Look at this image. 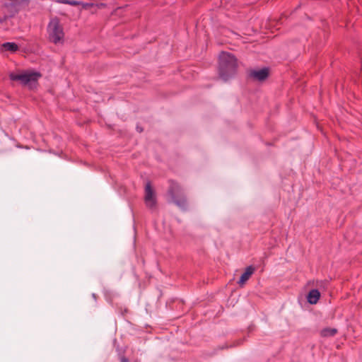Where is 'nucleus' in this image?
Instances as JSON below:
<instances>
[{
	"instance_id": "1",
	"label": "nucleus",
	"mask_w": 362,
	"mask_h": 362,
	"mask_svg": "<svg viewBox=\"0 0 362 362\" xmlns=\"http://www.w3.org/2000/svg\"><path fill=\"white\" fill-rule=\"evenodd\" d=\"M237 59L230 53L223 52L219 55V76L226 81L233 77L236 72Z\"/></svg>"
},
{
	"instance_id": "6",
	"label": "nucleus",
	"mask_w": 362,
	"mask_h": 362,
	"mask_svg": "<svg viewBox=\"0 0 362 362\" xmlns=\"http://www.w3.org/2000/svg\"><path fill=\"white\" fill-rule=\"evenodd\" d=\"M269 75V69L264 68L259 70H254L250 73V76L253 78L262 81L265 80Z\"/></svg>"
},
{
	"instance_id": "12",
	"label": "nucleus",
	"mask_w": 362,
	"mask_h": 362,
	"mask_svg": "<svg viewBox=\"0 0 362 362\" xmlns=\"http://www.w3.org/2000/svg\"><path fill=\"white\" fill-rule=\"evenodd\" d=\"M120 361H121V362H129L128 358H126V357H124V356H122V357L120 358Z\"/></svg>"
},
{
	"instance_id": "11",
	"label": "nucleus",
	"mask_w": 362,
	"mask_h": 362,
	"mask_svg": "<svg viewBox=\"0 0 362 362\" xmlns=\"http://www.w3.org/2000/svg\"><path fill=\"white\" fill-rule=\"evenodd\" d=\"M62 2L71 6H77L80 4V2L74 0H63Z\"/></svg>"
},
{
	"instance_id": "5",
	"label": "nucleus",
	"mask_w": 362,
	"mask_h": 362,
	"mask_svg": "<svg viewBox=\"0 0 362 362\" xmlns=\"http://www.w3.org/2000/svg\"><path fill=\"white\" fill-rule=\"evenodd\" d=\"M145 202L146 206L151 209L155 207L156 204L154 192L149 182L146 185L145 187Z\"/></svg>"
},
{
	"instance_id": "4",
	"label": "nucleus",
	"mask_w": 362,
	"mask_h": 362,
	"mask_svg": "<svg viewBox=\"0 0 362 362\" xmlns=\"http://www.w3.org/2000/svg\"><path fill=\"white\" fill-rule=\"evenodd\" d=\"M168 192L172 201L180 208L185 209L187 206L186 199L184 197H180V187L176 182H171Z\"/></svg>"
},
{
	"instance_id": "8",
	"label": "nucleus",
	"mask_w": 362,
	"mask_h": 362,
	"mask_svg": "<svg viewBox=\"0 0 362 362\" xmlns=\"http://www.w3.org/2000/svg\"><path fill=\"white\" fill-rule=\"evenodd\" d=\"M320 297V293L317 289H312L308 294V301L310 304H315Z\"/></svg>"
},
{
	"instance_id": "3",
	"label": "nucleus",
	"mask_w": 362,
	"mask_h": 362,
	"mask_svg": "<svg viewBox=\"0 0 362 362\" xmlns=\"http://www.w3.org/2000/svg\"><path fill=\"white\" fill-rule=\"evenodd\" d=\"M47 34L48 39L51 42L55 45L64 42V30L57 18H53L49 21L47 25Z\"/></svg>"
},
{
	"instance_id": "10",
	"label": "nucleus",
	"mask_w": 362,
	"mask_h": 362,
	"mask_svg": "<svg viewBox=\"0 0 362 362\" xmlns=\"http://www.w3.org/2000/svg\"><path fill=\"white\" fill-rule=\"evenodd\" d=\"M337 333L335 328L327 327L321 330V336L323 337H333Z\"/></svg>"
},
{
	"instance_id": "2",
	"label": "nucleus",
	"mask_w": 362,
	"mask_h": 362,
	"mask_svg": "<svg viewBox=\"0 0 362 362\" xmlns=\"http://www.w3.org/2000/svg\"><path fill=\"white\" fill-rule=\"evenodd\" d=\"M41 74L37 71H23L20 74L11 73L9 78L12 81H18L23 86L33 89L36 87Z\"/></svg>"
},
{
	"instance_id": "9",
	"label": "nucleus",
	"mask_w": 362,
	"mask_h": 362,
	"mask_svg": "<svg viewBox=\"0 0 362 362\" xmlns=\"http://www.w3.org/2000/svg\"><path fill=\"white\" fill-rule=\"evenodd\" d=\"M18 49V45L14 42H5L2 44L1 51H10L11 52H14L17 51Z\"/></svg>"
},
{
	"instance_id": "7",
	"label": "nucleus",
	"mask_w": 362,
	"mask_h": 362,
	"mask_svg": "<svg viewBox=\"0 0 362 362\" xmlns=\"http://www.w3.org/2000/svg\"><path fill=\"white\" fill-rule=\"evenodd\" d=\"M255 272V267L252 266H249L245 269V272L241 275L238 284L240 286H243L245 282L250 278L252 274Z\"/></svg>"
},
{
	"instance_id": "13",
	"label": "nucleus",
	"mask_w": 362,
	"mask_h": 362,
	"mask_svg": "<svg viewBox=\"0 0 362 362\" xmlns=\"http://www.w3.org/2000/svg\"><path fill=\"white\" fill-rule=\"evenodd\" d=\"M136 129H137V131H138L139 132H143V129H142V128H141V127H139V126H137V127H136Z\"/></svg>"
}]
</instances>
